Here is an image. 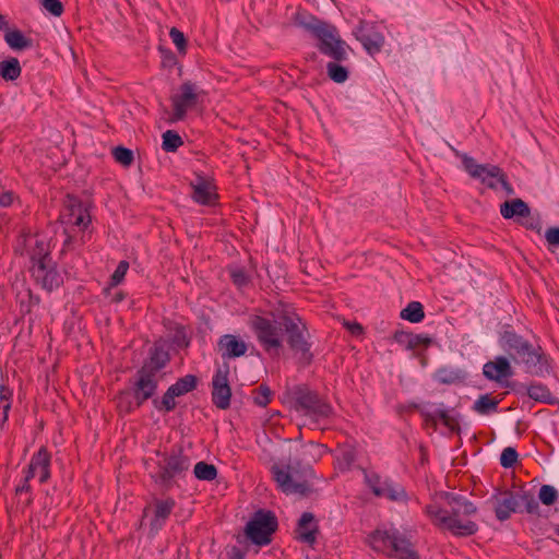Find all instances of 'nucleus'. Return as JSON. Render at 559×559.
<instances>
[{
	"mask_svg": "<svg viewBox=\"0 0 559 559\" xmlns=\"http://www.w3.org/2000/svg\"><path fill=\"white\" fill-rule=\"evenodd\" d=\"M513 374L511 365L506 357L499 356L484 365V376L497 382H501Z\"/></svg>",
	"mask_w": 559,
	"mask_h": 559,
	"instance_id": "393cba45",
	"label": "nucleus"
},
{
	"mask_svg": "<svg viewBox=\"0 0 559 559\" xmlns=\"http://www.w3.org/2000/svg\"><path fill=\"white\" fill-rule=\"evenodd\" d=\"M118 407L126 413L132 409L131 395L129 393H121L118 397Z\"/></svg>",
	"mask_w": 559,
	"mask_h": 559,
	"instance_id": "3c124183",
	"label": "nucleus"
},
{
	"mask_svg": "<svg viewBox=\"0 0 559 559\" xmlns=\"http://www.w3.org/2000/svg\"><path fill=\"white\" fill-rule=\"evenodd\" d=\"M500 214L506 219L528 217L531 209L522 199H512L500 204Z\"/></svg>",
	"mask_w": 559,
	"mask_h": 559,
	"instance_id": "bb28decb",
	"label": "nucleus"
},
{
	"mask_svg": "<svg viewBox=\"0 0 559 559\" xmlns=\"http://www.w3.org/2000/svg\"><path fill=\"white\" fill-rule=\"evenodd\" d=\"M365 480L374 496L386 498L391 501H407L408 497L404 489L399 484H395L388 478H382L376 473H365Z\"/></svg>",
	"mask_w": 559,
	"mask_h": 559,
	"instance_id": "f8f14e48",
	"label": "nucleus"
},
{
	"mask_svg": "<svg viewBox=\"0 0 559 559\" xmlns=\"http://www.w3.org/2000/svg\"><path fill=\"white\" fill-rule=\"evenodd\" d=\"M228 367L219 368L212 381V401L221 409L228 408L230 404L231 390L228 383Z\"/></svg>",
	"mask_w": 559,
	"mask_h": 559,
	"instance_id": "dca6fc26",
	"label": "nucleus"
},
{
	"mask_svg": "<svg viewBox=\"0 0 559 559\" xmlns=\"http://www.w3.org/2000/svg\"><path fill=\"white\" fill-rule=\"evenodd\" d=\"M21 74V67L19 63V60L15 58H12L7 61L0 62V75L4 80L13 81L17 79Z\"/></svg>",
	"mask_w": 559,
	"mask_h": 559,
	"instance_id": "2f4dec72",
	"label": "nucleus"
},
{
	"mask_svg": "<svg viewBox=\"0 0 559 559\" xmlns=\"http://www.w3.org/2000/svg\"><path fill=\"white\" fill-rule=\"evenodd\" d=\"M271 472L278 488L286 495L309 496L313 490L306 479L307 474L311 471L300 468L298 461H292L287 464L275 463L271 467Z\"/></svg>",
	"mask_w": 559,
	"mask_h": 559,
	"instance_id": "39448f33",
	"label": "nucleus"
},
{
	"mask_svg": "<svg viewBox=\"0 0 559 559\" xmlns=\"http://www.w3.org/2000/svg\"><path fill=\"white\" fill-rule=\"evenodd\" d=\"M60 222L64 225V231L68 234L70 228L73 227H78L79 230L87 228L91 223V216L81 201L68 195L64 209L60 214Z\"/></svg>",
	"mask_w": 559,
	"mask_h": 559,
	"instance_id": "9b49d317",
	"label": "nucleus"
},
{
	"mask_svg": "<svg viewBox=\"0 0 559 559\" xmlns=\"http://www.w3.org/2000/svg\"><path fill=\"white\" fill-rule=\"evenodd\" d=\"M462 164L466 173L474 179L480 181L491 190H498L499 186L504 190L507 195H513L514 189L508 181L506 173L497 165L478 164L473 157L462 155Z\"/></svg>",
	"mask_w": 559,
	"mask_h": 559,
	"instance_id": "0eeeda50",
	"label": "nucleus"
},
{
	"mask_svg": "<svg viewBox=\"0 0 559 559\" xmlns=\"http://www.w3.org/2000/svg\"><path fill=\"white\" fill-rule=\"evenodd\" d=\"M183 144L181 136L173 131L168 130L163 134L162 147L166 152H175L179 146Z\"/></svg>",
	"mask_w": 559,
	"mask_h": 559,
	"instance_id": "e433bc0d",
	"label": "nucleus"
},
{
	"mask_svg": "<svg viewBox=\"0 0 559 559\" xmlns=\"http://www.w3.org/2000/svg\"><path fill=\"white\" fill-rule=\"evenodd\" d=\"M169 36L173 39V43L177 47L180 53H186L187 51V39L181 31L176 27H171L169 31Z\"/></svg>",
	"mask_w": 559,
	"mask_h": 559,
	"instance_id": "37998d69",
	"label": "nucleus"
},
{
	"mask_svg": "<svg viewBox=\"0 0 559 559\" xmlns=\"http://www.w3.org/2000/svg\"><path fill=\"white\" fill-rule=\"evenodd\" d=\"M129 269V263L127 261H120L114 274L111 275V285L116 286L122 282L126 276V273Z\"/></svg>",
	"mask_w": 559,
	"mask_h": 559,
	"instance_id": "a18cd8bd",
	"label": "nucleus"
},
{
	"mask_svg": "<svg viewBox=\"0 0 559 559\" xmlns=\"http://www.w3.org/2000/svg\"><path fill=\"white\" fill-rule=\"evenodd\" d=\"M473 502L463 496L452 492H439L435 501L425 508V513L431 523L441 528L448 530L456 536H469L477 532V524L465 516L476 513Z\"/></svg>",
	"mask_w": 559,
	"mask_h": 559,
	"instance_id": "f03ea898",
	"label": "nucleus"
},
{
	"mask_svg": "<svg viewBox=\"0 0 559 559\" xmlns=\"http://www.w3.org/2000/svg\"><path fill=\"white\" fill-rule=\"evenodd\" d=\"M175 507V501L173 499L166 500H156L154 503V516L151 520V532L153 534L157 533L164 525L165 521L170 515L173 509Z\"/></svg>",
	"mask_w": 559,
	"mask_h": 559,
	"instance_id": "a878e982",
	"label": "nucleus"
},
{
	"mask_svg": "<svg viewBox=\"0 0 559 559\" xmlns=\"http://www.w3.org/2000/svg\"><path fill=\"white\" fill-rule=\"evenodd\" d=\"M247 348L245 341L231 334L223 335L217 343V349L223 358H236L243 356Z\"/></svg>",
	"mask_w": 559,
	"mask_h": 559,
	"instance_id": "4be33fe9",
	"label": "nucleus"
},
{
	"mask_svg": "<svg viewBox=\"0 0 559 559\" xmlns=\"http://www.w3.org/2000/svg\"><path fill=\"white\" fill-rule=\"evenodd\" d=\"M230 275H231V278H233V282L241 287V286H245L247 285L248 283V275L246 274V272L241 269H234L230 271Z\"/></svg>",
	"mask_w": 559,
	"mask_h": 559,
	"instance_id": "09e8293b",
	"label": "nucleus"
},
{
	"mask_svg": "<svg viewBox=\"0 0 559 559\" xmlns=\"http://www.w3.org/2000/svg\"><path fill=\"white\" fill-rule=\"evenodd\" d=\"M70 241H71V236H68V238L66 239V245H67L68 242H70Z\"/></svg>",
	"mask_w": 559,
	"mask_h": 559,
	"instance_id": "052dcab7",
	"label": "nucleus"
},
{
	"mask_svg": "<svg viewBox=\"0 0 559 559\" xmlns=\"http://www.w3.org/2000/svg\"><path fill=\"white\" fill-rule=\"evenodd\" d=\"M518 498L519 508L523 507L524 510L530 514L540 515L539 503L532 493L522 491L518 493Z\"/></svg>",
	"mask_w": 559,
	"mask_h": 559,
	"instance_id": "72a5a7b5",
	"label": "nucleus"
},
{
	"mask_svg": "<svg viewBox=\"0 0 559 559\" xmlns=\"http://www.w3.org/2000/svg\"><path fill=\"white\" fill-rule=\"evenodd\" d=\"M297 539L308 545H313L317 540L319 526L314 515L311 512H305L298 520L295 531Z\"/></svg>",
	"mask_w": 559,
	"mask_h": 559,
	"instance_id": "aec40b11",
	"label": "nucleus"
},
{
	"mask_svg": "<svg viewBox=\"0 0 559 559\" xmlns=\"http://www.w3.org/2000/svg\"><path fill=\"white\" fill-rule=\"evenodd\" d=\"M344 325L347 328V330L353 334V335H360L362 334V326L357 323V322H354V323H349V322H345Z\"/></svg>",
	"mask_w": 559,
	"mask_h": 559,
	"instance_id": "864d4df0",
	"label": "nucleus"
},
{
	"mask_svg": "<svg viewBox=\"0 0 559 559\" xmlns=\"http://www.w3.org/2000/svg\"><path fill=\"white\" fill-rule=\"evenodd\" d=\"M277 527V521L271 512H258L247 524V536L258 545H266L271 542V535Z\"/></svg>",
	"mask_w": 559,
	"mask_h": 559,
	"instance_id": "9d476101",
	"label": "nucleus"
},
{
	"mask_svg": "<svg viewBox=\"0 0 559 559\" xmlns=\"http://www.w3.org/2000/svg\"><path fill=\"white\" fill-rule=\"evenodd\" d=\"M295 403L297 411H304L306 415L314 419L326 418L332 413V407L321 400L319 395L306 388L298 389L295 392Z\"/></svg>",
	"mask_w": 559,
	"mask_h": 559,
	"instance_id": "1a4fd4ad",
	"label": "nucleus"
},
{
	"mask_svg": "<svg viewBox=\"0 0 559 559\" xmlns=\"http://www.w3.org/2000/svg\"><path fill=\"white\" fill-rule=\"evenodd\" d=\"M123 299V294L121 292L117 293L112 297V301L120 302Z\"/></svg>",
	"mask_w": 559,
	"mask_h": 559,
	"instance_id": "4d7b16f0",
	"label": "nucleus"
},
{
	"mask_svg": "<svg viewBox=\"0 0 559 559\" xmlns=\"http://www.w3.org/2000/svg\"><path fill=\"white\" fill-rule=\"evenodd\" d=\"M412 338H413V333L397 331L394 334L395 342H397L400 345L404 346L407 349H413Z\"/></svg>",
	"mask_w": 559,
	"mask_h": 559,
	"instance_id": "de8ad7c7",
	"label": "nucleus"
},
{
	"mask_svg": "<svg viewBox=\"0 0 559 559\" xmlns=\"http://www.w3.org/2000/svg\"><path fill=\"white\" fill-rule=\"evenodd\" d=\"M495 512L499 521L508 520L519 508L518 493L502 492L493 497Z\"/></svg>",
	"mask_w": 559,
	"mask_h": 559,
	"instance_id": "5701e85b",
	"label": "nucleus"
},
{
	"mask_svg": "<svg viewBox=\"0 0 559 559\" xmlns=\"http://www.w3.org/2000/svg\"><path fill=\"white\" fill-rule=\"evenodd\" d=\"M4 39L11 48L17 50H22L32 46V40L26 38L20 31L7 32Z\"/></svg>",
	"mask_w": 559,
	"mask_h": 559,
	"instance_id": "7c9ffc66",
	"label": "nucleus"
},
{
	"mask_svg": "<svg viewBox=\"0 0 559 559\" xmlns=\"http://www.w3.org/2000/svg\"><path fill=\"white\" fill-rule=\"evenodd\" d=\"M43 7L52 15L60 16L63 12V4L60 0H43Z\"/></svg>",
	"mask_w": 559,
	"mask_h": 559,
	"instance_id": "49530a36",
	"label": "nucleus"
},
{
	"mask_svg": "<svg viewBox=\"0 0 559 559\" xmlns=\"http://www.w3.org/2000/svg\"><path fill=\"white\" fill-rule=\"evenodd\" d=\"M195 385L197 378L192 374H187L168 388L160 402L157 400H154L153 402L158 409L170 412L176 407L175 397L192 391Z\"/></svg>",
	"mask_w": 559,
	"mask_h": 559,
	"instance_id": "4468645a",
	"label": "nucleus"
},
{
	"mask_svg": "<svg viewBox=\"0 0 559 559\" xmlns=\"http://www.w3.org/2000/svg\"><path fill=\"white\" fill-rule=\"evenodd\" d=\"M3 24H5L4 17L2 15H0V25H3Z\"/></svg>",
	"mask_w": 559,
	"mask_h": 559,
	"instance_id": "bf43d9fd",
	"label": "nucleus"
},
{
	"mask_svg": "<svg viewBox=\"0 0 559 559\" xmlns=\"http://www.w3.org/2000/svg\"><path fill=\"white\" fill-rule=\"evenodd\" d=\"M297 23L309 31L318 40L319 50L337 62L347 59L348 46L341 39L334 25L317 20L313 16L297 19Z\"/></svg>",
	"mask_w": 559,
	"mask_h": 559,
	"instance_id": "20e7f679",
	"label": "nucleus"
},
{
	"mask_svg": "<svg viewBox=\"0 0 559 559\" xmlns=\"http://www.w3.org/2000/svg\"><path fill=\"white\" fill-rule=\"evenodd\" d=\"M169 356L168 353L155 347L151 354L150 361L145 364L143 367H148L155 374L162 369L166 362L168 361Z\"/></svg>",
	"mask_w": 559,
	"mask_h": 559,
	"instance_id": "473e14b6",
	"label": "nucleus"
},
{
	"mask_svg": "<svg viewBox=\"0 0 559 559\" xmlns=\"http://www.w3.org/2000/svg\"><path fill=\"white\" fill-rule=\"evenodd\" d=\"M354 35L370 53L378 52L384 43V38L381 33L376 31L373 25L365 22H360L359 26L354 32Z\"/></svg>",
	"mask_w": 559,
	"mask_h": 559,
	"instance_id": "a211bd4d",
	"label": "nucleus"
},
{
	"mask_svg": "<svg viewBox=\"0 0 559 559\" xmlns=\"http://www.w3.org/2000/svg\"><path fill=\"white\" fill-rule=\"evenodd\" d=\"M9 395V390L5 386H0V424L8 419V412L10 409Z\"/></svg>",
	"mask_w": 559,
	"mask_h": 559,
	"instance_id": "79ce46f5",
	"label": "nucleus"
},
{
	"mask_svg": "<svg viewBox=\"0 0 559 559\" xmlns=\"http://www.w3.org/2000/svg\"><path fill=\"white\" fill-rule=\"evenodd\" d=\"M368 545L378 552L397 559H418L411 536L401 532L394 525H381L367 538Z\"/></svg>",
	"mask_w": 559,
	"mask_h": 559,
	"instance_id": "7ed1b4c3",
	"label": "nucleus"
},
{
	"mask_svg": "<svg viewBox=\"0 0 559 559\" xmlns=\"http://www.w3.org/2000/svg\"><path fill=\"white\" fill-rule=\"evenodd\" d=\"M50 456L46 449L41 448L31 460L25 481L28 483L35 476H38L39 483H45L49 476Z\"/></svg>",
	"mask_w": 559,
	"mask_h": 559,
	"instance_id": "6ab92c4d",
	"label": "nucleus"
},
{
	"mask_svg": "<svg viewBox=\"0 0 559 559\" xmlns=\"http://www.w3.org/2000/svg\"><path fill=\"white\" fill-rule=\"evenodd\" d=\"M499 402V400L492 397L490 394H483L475 401L473 409L480 415L495 413Z\"/></svg>",
	"mask_w": 559,
	"mask_h": 559,
	"instance_id": "c85d7f7f",
	"label": "nucleus"
},
{
	"mask_svg": "<svg viewBox=\"0 0 559 559\" xmlns=\"http://www.w3.org/2000/svg\"><path fill=\"white\" fill-rule=\"evenodd\" d=\"M342 460H343V462L345 463L346 466H349L354 462V460H355L353 451L352 450L343 451Z\"/></svg>",
	"mask_w": 559,
	"mask_h": 559,
	"instance_id": "6e6d98bb",
	"label": "nucleus"
},
{
	"mask_svg": "<svg viewBox=\"0 0 559 559\" xmlns=\"http://www.w3.org/2000/svg\"><path fill=\"white\" fill-rule=\"evenodd\" d=\"M527 394L531 399L538 402H547L550 399L549 390L542 384H532L527 388Z\"/></svg>",
	"mask_w": 559,
	"mask_h": 559,
	"instance_id": "58836bf2",
	"label": "nucleus"
},
{
	"mask_svg": "<svg viewBox=\"0 0 559 559\" xmlns=\"http://www.w3.org/2000/svg\"><path fill=\"white\" fill-rule=\"evenodd\" d=\"M193 473L200 480H213L217 476L216 467L213 464H207L205 462H198L194 465Z\"/></svg>",
	"mask_w": 559,
	"mask_h": 559,
	"instance_id": "f704fd0d",
	"label": "nucleus"
},
{
	"mask_svg": "<svg viewBox=\"0 0 559 559\" xmlns=\"http://www.w3.org/2000/svg\"><path fill=\"white\" fill-rule=\"evenodd\" d=\"M425 317L424 308L420 302L412 301L401 311V318L412 323L420 322Z\"/></svg>",
	"mask_w": 559,
	"mask_h": 559,
	"instance_id": "c756f323",
	"label": "nucleus"
},
{
	"mask_svg": "<svg viewBox=\"0 0 559 559\" xmlns=\"http://www.w3.org/2000/svg\"><path fill=\"white\" fill-rule=\"evenodd\" d=\"M13 202V195L11 192H5L0 195V206H9Z\"/></svg>",
	"mask_w": 559,
	"mask_h": 559,
	"instance_id": "5fc2aeb1",
	"label": "nucleus"
},
{
	"mask_svg": "<svg viewBox=\"0 0 559 559\" xmlns=\"http://www.w3.org/2000/svg\"><path fill=\"white\" fill-rule=\"evenodd\" d=\"M432 340L429 336L421 334H413L412 338V347L413 349L418 347H428L431 344Z\"/></svg>",
	"mask_w": 559,
	"mask_h": 559,
	"instance_id": "8fccbe9b",
	"label": "nucleus"
},
{
	"mask_svg": "<svg viewBox=\"0 0 559 559\" xmlns=\"http://www.w3.org/2000/svg\"><path fill=\"white\" fill-rule=\"evenodd\" d=\"M518 461V453L514 448L508 447L506 448L500 456V463L503 467L509 468L512 467Z\"/></svg>",
	"mask_w": 559,
	"mask_h": 559,
	"instance_id": "c03bdc74",
	"label": "nucleus"
},
{
	"mask_svg": "<svg viewBox=\"0 0 559 559\" xmlns=\"http://www.w3.org/2000/svg\"><path fill=\"white\" fill-rule=\"evenodd\" d=\"M326 71L329 78L335 83H343L348 78L347 68L337 62H329L326 64Z\"/></svg>",
	"mask_w": 559,
	"mask_h": 559,
	"instance_id": "c9c22d12",
	"label": "nucleus"
},
{
	"mask_svg": "<svg viewBox=\"0 0 559 559\" xmlns=\"http://www.w3.org/2000/svg\"><path fill=\"white\" fill-rule=\"evenodd\" d=\"M252 393L253 402L259 406L265 407L271 401L272 391L266 384H261Z\"/></svg>",
	"mask_w": 559,
	"mask_h": 559,
	"instance_id": "4c0bfd02",
	"label": "nucleus"
},
{
	"mask_svg": "<svg viewBox=\"0 0 559 559\" xmlns=\"http://www.w3.org/2000/svg\"><path fill=\"white\" fill-rule=\"evenodd\" d=\"M272 319L255 316L251 319V326L258 341L265 352L278 355L283 346V329L287 335L290 349L299 356L304 365L310 364L312 354L308 343L306 324L288 304L280 302L272 311Z\"/></svg>",
	"mask_w": 559,
	"mask_h": 559,
	"instance_id": "f257e3e1",
	"label": "nucleus"
},
{
	"mask_svg": "<svg viewBox=\"0 0 559 559\" xmlns=\"http://www.w3.org/2000/svg\"><path fill=\"white\" fill-rule=\"evenodd\" d=\"M547 242L551 246H559V227H550L545 233Z\"/></svg>",
	"mask_w": 559,
	"mask_h": 559,
	"instance_id": "603ef678",
	"label": "nucleus"
},
{
	"mask_svg": "<svg viewBox=\"0 0 559 559\" xmlns=\"http://www.w3.org/2000/svg\"><path fill=\"white\" fill-rule=\"evenodd\" d=\"M501 341L503 348L525 364L531 373L539 374L546 369V361L539 347H534L522 336L510 331L503 333Z\"/></svg>",
	"mask_w": 559,
	"mask_h": 559,
	"instance_id": "423d86ee",
	"label": "nucleus"
},
{
	"mask_svg": "<svg viewBox=\"0 0 559 559\" xmlns=\"http://www.w3.org/2000/svg\"><path fill=\"white\" fill-rule=\"evenodd\" d=\"M157 384V374L148 367H142L139 371V379L135 384L134 399L135 405L140 406L144 401L152 397Z\"/></svg>",
	"mask_w": 559,
	"mask_h": 559,
	"instance_id": "f3484780",
	"label": "nucleus"
},
{
	"mask_svg": "<svg viewBox=\"0 0 559 559\" xmlns=\"http://www.w3.org/2000/svg\"><path fill=\"white\" fill-rule=\"evenodd\" d=\"M112 155L119 164L128 167L133 163V152L123 146H117L112 150Z\"/></svg>",
	"mask_w": 559,
	"mask_h": 559,
	"instance_id": "ea45409f",
	"label": "nucleus"
},
{
	"mask_svg": "<svg viewBox=\"0 0 559 559\" xmlns=\"http://www.w3.org/2000/svg\"><path fill=\"white\" fill-rule=\"evenodd\" d=\"M189 466L190 460L188 456L183 455L181 452L174 454L167 459L166 465L159 473V478L162 483L166 484L176 475L187 471Z\"/></svg>",
	"mask_w": 559,
	"mask_h": 559,
	"instance_id": "b1692460",
	"label": "nucleus"
},
{
	"mask_svg": "<svg viewBox=\"0 0 559 559\" xmlns=\"http://www.w3.org/2000/svg\"><path fill=\"white\" fill-rule=\"evenodd\" d=\"M191 186L193 188V199L201 204H211L216 197L212 183L202 177H198Z\"/></svg>",
	"mask_w": 559,
	"mask_h": 559,
	"instance_id": "cd10ccee",
	"label": "nucleus"
},
{
	"mask_svg": "<svg viewBox=\"0 0 559 559\" xmlns=\"http://www.w3.org/2000/svg\"><path fill=\"white\" fill-rule=\"evenodd\" d=\"M28 488H29L28 483H26V481L24 480V484H23L22 486H19V487L16 488V492H21V491H23V490H28Z\"/></svg>",
	"mask_w": 559,
	"mask_h": 559,
	"instance_id": "13d9d810",
	"label": "nucleus"
},
{
	"mask_svg": "<svg viewBox=\"0 0 559 559\" xmlns=\"http://www.w3.org/2000/svg\"><path fill=\"white\" fill-rule=\"evenodd\" d=\"M538 497L544 504L551 506L556 502L558 492L552 486L544 485L539 489Z\"/></svg>",
	"mask_w": 559,
	"mask_h": 559,
	"instance_id": "a19ab883",
	"label": "nucleus"
},
{
	"mask_svg": "<svg viewBox=\"0 0 559 559\" xmlns=\"http://www.w3.org/2000/svg\"><path fill=\"white\" fill-rule=\"evenodd\" d=\"M420 414L425 419L426 425L431 426L433 429L437 428V417H439L443 425L451 431L460 432V421L456 416L450 415L444 409H437L431 412L428 405L420 407Z\"/></svg>",
	"mask_w": 559,
	"mask_h": 559,
	"instance_id": "412c9836",
	"label": "nucleus"
},
{
	"mask_svg": "<svg viewBox=\"0 0 559 559\" xmlns=\"http://www.w3.org/2000/svg\"><path fill=\"white\" fill-rule=\"evenodd\" d=\"M203 94V91L194 83L187 81L182 83L178 93L171 97L174 117L173 120H181L187 111L194 107Z\"/></svg>",
	"mask_w": 559,
	"mask_h": 559,
	"instance_id": "ddd939ff",
	"label": "nucleus"
},
{
	"mask_svg": "<svg viewBox=\"0 0 559 559\" xmlns=\"http://www.w3.org/2000/svg\"><path fill=\"white\" fill-rule=\"evenodd\" d=\"M15 252L20 254L26 253L32 265L40 264V262L51 260L50 239L45 235H23L15 248Z\"/></svg>",
	"mask_w": 559,
	"mask_h": 559,
	"instance_id": "6e6552de",
	"label": "nucleus"
},
{
	"mask_svg": "<svg viewBox=\"0 0 559 559\" xmlns=\"http://www.w3.org/2000/svg\"><path fill=\"white\" fill-rule=\"evenodd\" d=\"M32 276L43 288L52 290L62 283V276L51 260L31 266Z\"/></svg>",
	"mask_w": 559,
	"mask_h": 559,
	"instance_id": "2eb2a0df",
	"label": "nucleus"
}]
</instances>
